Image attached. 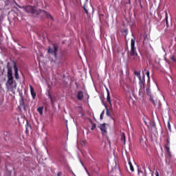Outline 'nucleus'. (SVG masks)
Masks as SVG:
<instances>
[{
    "label": "nucleus",
    "mask_w": 176,
    "mask_h": 176,
    "mask_svg": "<svg viewBox=\"0 0 176 176\" xmlns=\"http://www.w3.org/2000/svg\"><path fill=\"white\" fill-rule=\"evenodd\" d=\"M0 105H2V103H1V102H0Z\"/></svg>",
    "instance_id": "nucleus-35"
},
{
    "label": "nucleus",
    "mask_w": 176,
    "mask_h": 176,
    "mask_svg": "<svg viewBox=\"0 0 176 176\" xmlns=\"http://www.w3.org/2000/svg\"><path fill=\"white\" fill-rule=\"evenodd\" d=\"M138 1H139V3H140L141 8H142V4H141V0H138Z\"/></svg>",
    "instance_id": "nucleus-33"
},
{
    "label": "nucleus",
    "mask_w": 176,
    "mask_h": 176,
    "mask_svg": "<svg viewBox=\"0 0 176 176\" xmlns=\"http://www.w3.org/2000/svg\"><path fill=\"white\" fill-rule=\"evenodd\" d=\"M107 101L110 104V105H112V102H111V94L109 93V89H107Z\"/></svg>",
    "instance_id": "nucleus-11"
},
{
    "label": "nucleus",
    "mask_w": 176,
    "mask_h": 176,
    "mask_svg": "<svg viewBox=\"0 0 176 176\" xmlns=\"http://www.w3.org/2000/svg\"><path fill=\"white\" fill-rule=\"evenodd\" d=\"M128 164L129 165L131 173H134V166H133V164L131 163L130 159H128Z\"/></svg>",
    "instance_id": "nucleus-13"
},
{
    "label": "nucleus",
    "mask_w": 176,
    "mask_h": 176,
    "mask_svg": "<svg viewBox=\"0 0 176 176\" xmlns=\"http://www.w3.org/2000/svg\"><path fill=\"white\" fill-rule=\"evenodd\" d=\"M171 60H173V61H176V58H175V57H174V56H171Z\"/></svg>",
    "instance_id": "nucleus-29"
},
{
    "label": "nucleus",
    "mask_w": 176,
    "mask_h": 176,
    "mask_svg": "<svg viewBox=\"0 0 176 176\" xmlns=\"http://www.w3.org/2000/svg\"><path fill=\"white\" fill-rule=\"evenodd\" d=\"M90 122L92 124L91 130H94V129H96V127H97V125L96 124L93 123V121H91V120H90Z\"/></svg>",
    "instance_id": "nucleus-21"
},
{
    "label": "nucleus",
    "mask_w": 176,
    "mask_h": 176,
    "mask_svg": "<svg viewBox=\"0 0 176 176\" xmlns=\"http://www.w3.org/2000/svg\"><path fill=\"white\" fill-rule=\"evenodd\" d=\"M135 54H138L137 49L135 48V38H132L131 41L130 56H135Z\"/></svg>",
    "instance_id": "nucleus-5"
},
{
    "label": "nucleus",
    "mask_w": 176,
    "mask_h": 176,
    "mask_svg": "<svg viewBox=\"0 0 176 176\" xmlns=\"http://www.w3.org/2000/svg\"><path fill=\"white\" fill-rule=\"evenodd\" d=\"M104 115H105V111L103 110L100 114V120H102V119H104Z\"/></svg>",
    "instance_id": "nucleus-22"
},
{
    "label": "nucleus",
    "mask_w": 176,
    "mask_h": 176,
    "mask_svg": "<svg viewBox=\"0 0 176 176\" xmlns=\"http://www.w3.org/2000/svg\"><path fill=\"white\" fill-rule=\"evenodd\" d=\"M30 93H31V96L33 98V100H35V98L36 97V93H35V90L34 89V87H32V85H30Z\"/></svg>",
    "instance_id": "nucleus-8"
},
{
    "label": "nucleus",
    "mask_w": 176,
    "mask_h": 176,
    "mask_svg": "<svg viewBox=\"0 0 176 176\" xmlns=\"http://www.w3.org/2000/svg\"><path fill=\"white\" fill-rule=\"evenodd\" d=\"M165 20H166V27H168V15L167 12H166V14H165Z\"/></svg>",
    "instance_id": "nucleus-18"
},
{
    "label": "nucleus",
    "mask_w": 176,
    "mask_h": 176,
    "mask_svg": "<svg viewBox=\"0 0 176 176\" xmlns=\"http://www.w3.org/2000/svg\"><path fill=\"white\" fill-rule=\"evenodd\" d=\"M77 100L82 101L83 100V91H79L77 94Z\"/></svg>",
    "instance_id": "nucleus-10"
},
{
    "label": "nucleus",
    "mask_w": 176,
    "mask_h": 176,
    "mask_svg": "<svg viewBox=\"0 0 176 176\" xmlns=\"http://www.w3.org/2000/svg\"><path fill=\"white\" fill-rule=\"evenodd\" d=\"M144 71H146V76L148 78V80H151V77L149 76L151 73L149 72V70L144 69Z\"/></svg>",
    "instance_id": "nucleus-20"
},
{
    "label": "nucleus",
    "mask_w": 176,
    "mask_h": 176,
    "mask_svg": "<svg viewBox=\"0 0 176 176\" xmlns=\"http://www.w3.org/2000/svg\"><path fill=\"white\" fill-rule=\"evenodd\" d=\"M61 175H63V173L61 172L58 173L57 176H61Z\"/></svg>",
    "instance_id": "nucleus-30"
},
{
    "label": "nucleus",
    "mask_w": 176,
    "mask_h": 176,
    "mask_svg": "<svg viewBox=\"0 0 176 176\" xmlns=\"http://www.w3.org/2000/svg\"><path fill=\"white\" fill-rule=\"evenodd\" d=\"M49 98H50L52 104H53V98H52V95L51 94H49Z\"/></svg>",
    "instance_id": "nucleus-26"
},
{
    "label": "nucleus",
    "mask_w": 176,
    "mask_h": 176,
    "mask_svg": "<svg viewBox=\"0 0 176 176\" xmlns=\"http://www.w3.org/2000/svg\"><path fill=\"white\" fill-rule=\"evenodd\" d=\"M151 101H152L153 104H154V105H156V103H155V100H153V99L152 98H150Z\"/></svg>",
    "instance_id": "nucleus-27"
},
{
    "label": "nucleus",
    "mask_w": 176,
    "mask_h": 176,
    "mask_svg": "<svg viewBox=\"0 0 176 176\" xmlns=\"http://www.w3.org/2000/svg\"><path fill=\"white\" fill-rule=\"evenodd\" d=\"M121 141H122L124 144H126V135L124 133L121 135Z\"/></svg>",
    "instance_id": "nucleus-17"
},
{
    "label": "nucleus",
    "mask_w": 176,
    "mask_h": 176,
    "mask_svg": "<svg viewBox=\"0 0 176 176\" xmlns=\"http://www.w3.org/2000/svg\"><path fill=\"white\" fill-rule=\"evenodd\" d=\"M99 129L101 130L102 134H107V126L105 123L101 124L99 126Z\"/></svg>",
    "instance_id": "nucleus-6"
},
{
    "label": "nucleus",
    "mask_w": 176,
    "mask_h": 176,
    "mask_svg": "<svg viewBox=\"0 0 176 176\" xmlns=\"http://www.w3.org/2000/svg\"><path fill=\"white\" fill-rule=\"evenodd\" d=\"M85 113H81V116H85Z\"/></svg>",
    "instance_id": "nucleus-34"
},
{
    "label": "nucleus",
    "mask_w": 176,
    "mask_h": 176,
    "mask_svg": "<svg viewBox=\"0 0 176 176\" xmlns=\"http://www.w3.org/2000/svg\"><path fill=\"white\" fill-rule=\"evenodd\" d=\"M58 52V45L52 44L51 46L48 47L47 53L49 54H52L54 57H57V52Z\"/></svg>",
    "instance_id": "nucleus-3"
},
{
    "label": "nucleus",
    "mask_w": 176,
    "mask_h": 176,
    "mask_svg": "<svg viewBox=\"0 0 176 176\" xmlns=\"http://www.w3.org/2000/svg\"><path fill=\"white\" fill-rule=\"evenodd\" d=\"M155 176H159V172H157V170L155 172Z\"/></svg>",
    "instance_id": "nucleus-32"
},
{
    "label": "nucleus",
    "mask_w": 176,
    "mask_h": 176,
    "mask_svg": "<svg viewBox=\"0 0 176 176\" xmlns=\"http://www.w3.org/2000/svg\"><path fill=\"white\" fill-rule=\"evenodd\" d=\"M133 57V61L135 63H140L141 61V58H140V56H138V54H135L133 56H131Z\"/></svg>",
    "instance_id": "nucleus-9"
},
{
    "label": "nucleus",
    "mask_w": 176,
    "mask_h": 176,
    "mask_svg": "<svg viewBox=\"0 0 176 176\" xmlns=\"http://www.w3.org/2000/svg\"><path fill=\"white\" fill-rule=\"evenodd\" d=\"M165 137H166V144L165 145H168L170 146V135H168V132H166L165 134Z\"/></svg>",
    "instance_id": "nucleus-12"
},
{
    "label": "nucleus",
    "mask_w": 176,
    "mask_h": 176,
    "mask_svg": "<svg viewBox=\"0 0 176 176\" xmlns=\"http://www.w3.org/2000/svg\"><path fill=\"white\" fill-rule=\"evenodd\" d=\"M14 76L15 79H20V76H19V69L17 68V66L16 65V63L14 65Z\"/></svg>",
    "instance_id": "nucleus-7"
},
{
    "label": "nucleus",
    "mask_w": 176,
    "mask_h": 176,
    "mask_svg": "<svg viewBox=\"0 0 176 176\" xmlns=\"http://www.w3.org/2000/svg\"><path fill=\"white\" fill-rule=\"evenodd\" d=\"M134 74L139 79V84H140V86L139 93H141V91L142 90H144V89H145V80H142L141 79V72H140L134 71Z\"/></svg>",
    "instance_id": "nucleus-2"
},
{
    "label": "nucleus",
    "mask_w": 176,
    "mask_h": 176,
    "mask_svg": "<svg viewBox=\"0 0 176 176\" xmlns=\"http://www.w3.org/2000/svg\"><path fill=\"white\" fill-rule=\"evenodd\" d=\"M138 176H146V173L142 170H138Z\"/></svg>",
    "instance_id": "nucleus-19"
},
{
    "label": "nucleus",
    "mask_w": 176,
    "mask_h": 176,
    "mask_svg": "<svg viewBox=\"0 0 176 176\" xmlns=\"http://www.w3.org/2000/svg\"><path fill=\"white\" fill-rule=\"evenodd\" d=\"M83 9L86 14H89V11L87 10V9H86V7H83Z\"/></svg>",
    "instance_id": "nucleus-25"
},
{
    "label": "nucleus",
    "mask_w": 176,
    "mask_h": 176,
    "mask_svg": "<svg viewBox=\"0 0 176 176\" xmlns=\"http://www.w3.org/2000/svg\"><path fill=\"white\" fill-rule=\"evenodd\" d=\"M37 112L39 115H43V106L37 108Z\"/></svg>",
    "instance_id": "nucleus-15"
},
{
    "label": "nucleus",
    "mask_w": 176,
    "mask_h": 176,
    "mask_svg": "<svg viewBox=\"0 0 176 176\" xmlns=\"http://www.w3.org/2000/svg\"><path fill=\"white\" fill-rule=\"evenodd\" d=\"M168 130H169V131H171V124H170V122H168Z\"/></svg>",
    "instance_id": "nucleus-23"
},
{
    "label": "nucleus",
    "mask_w": 176,
    "mask_h": 176,
    "mask_svg": "<svg viewBox=\"0 0 176 176\" xmlns=\"http://www.w3.org/2000/svg\"><path fill=\"white\" fill-rule=\"evenodd\" d=\"M23 10H25L28 14H35V13H36V8L35 6H23Z\"/></svg>",
    "instance_id": "nucleus-4"
},
{
    "label": "nucleus",
    "mask_w": 176,
    "mask_h": 176,
    "mask_svg": "<svg viewBox=\"0 0 176 176\" xmlns=\"http://www.w3.org/2000/svg\"><path fill=\"white\" fill-rule=\"evenodd\" d=\"M44 12L46 14V17L47 19H50L51 20H52V21H54V18H53V16H52V14H50L49 12H47V11H44Z\"/></svg>",
    "instance_id": "nucleus-14"
},
{
    "label": "nucleus",
    "mask_w": 176,
    "mask_h": 176,
    "mask_svg": "<svg viewBox=\"0 0 176 176\" xmlns=\"http://www.w3.org/2000/svg\"><path fill=\"white\" fill-rule=\"evenodd\" d=\"M146 93H147L148 96H151V93L149 92V89H146Z\"/></svg>",
    "instance_id": "nucleus-28"
},
{
    "label": "nucleus",
    "mask_w": 176,
    "mask_h": 176,
    "mask_svg": "<svg viewBox=\"0 0 176 176\" xmlns=\"http://www.w3.org/2000/svg\"><path fill=\"white\" fill-rule=\"evenodd\" d=\"M144 122L145 123L146 126H148V123L146 122V121L145 120V118H143Z\"/></svg>",
    "instance_id": "nucleus-31"
},
{
    "label": "nucleus",
    "mask_w": 176,
    "mask_h": 176,
    "mask_svg": "<svg viewBox=\"0 0 176 176\" xmlns=\"http://www.w3.org/2000/svg\"><path fill=\"white\" fill-rule=\"evenodd\" d=\"M165 149L166 151V153H168V155H170L171 153L170 152V146H168V144H165Z\"/></svg>",
    "instance_id": "nucleus-16"
},
{
    "label": "nucleus",
    "mask_w": 176,
    "mask_h": 176,
    "mask_svg": "<svg viewBox=\"0 0 176 176\" xmlns=\"http://www.w3.org/2000/svg\"><path fill=\"white\" fill-rule=\"evenodd\" d=\"M7 69L8 80L6 83V86L8 90L13 91V90H16L17 89V82H16V81L14 80V78L13 77V70L12 69V67L9 66V63L7 65Z\"/></svg>",
    "instance_id": "nucleus-1"
},
{
    "label": "nucleus",
    "mask_w": 176,
    "mask_h": 176,
    "mask_svg": "<svg viewBox=\"0 0 176 176\" xmlns=\"http://www.w3.org/2000/svg\"><path fill=\"white\" fill-rule=\"evenodd\" d=\"M106 109H107V116H111V114L109 113V110L108 109V107H106Z\"/></svg>",
    "instance_id": "nucleus-24"
}]
</instances>
